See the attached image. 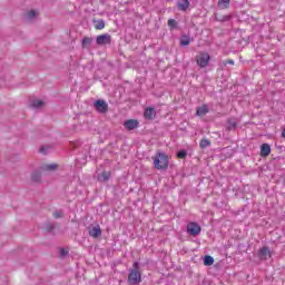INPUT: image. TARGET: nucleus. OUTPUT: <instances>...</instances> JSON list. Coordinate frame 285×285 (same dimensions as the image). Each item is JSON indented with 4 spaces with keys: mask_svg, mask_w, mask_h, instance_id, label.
Returning a JSON list of instances; mask_svg holds the SVG:
<instances>
[{
    "mask_svg": "<svg viewBox=\"0 0 285 285\" xmlns=\"http://www.w3.org/2000/svg\"><path fill=\"white\" fill-rule=\"evenodd\" d=\"M186 155H187L186 150H180L177 153L178 159H186Z\"/></svg>",
    "mask_w": 285,
    "mask_h": 285,
    "instance_id": "27",
    "label": "nucleus"
},
{
    "mask_svg": "<svg viewBox=\"0 0 285 285\" xmlns=\"http://www.w3.org/2000/svg\"><path fill=\"white\" fill-rule=\"evenodd\" d=\"M60 257H68V248H60Z\"/></svg>",
    "mask_w": 285,
    "mask_h": 285,
    "instance_id": "28",
    "label": "nucleus"
},
{
    "mask_svg": "<svg viewBox=\"0 0 285 285\" xmlns=\"http://www.w3.org/2000/svg\"><path fill=\"white\" fill-rule=\"evenodd\" d=\"M187 233L191 237H197V235H200L202 233V226H199V224L195 222H190L189 224H187Z\"/></svg>",
    "mask_w": 285,
    "mask_h": 285,
    "instance_id": "3",
    "label": "nucleus"
},
{
    "mask_svg": "<svg viewBox=\"0 0 285 285\" xmlns=\"http://www.w3.org/2000/svg\"><path fill=\"white\" fill-rule=\"evenodd\" d=\"M258 257L261 259H268V257H271V249L268 247L261 248Z\"/></svg>",
    "mask_w": 285,
    "mask_h": 285,
    "instance_id": "9",
    "label": "nucleus"
},
{
    "mask_svg": "<svg viewBox=\"0 0 285 285\" xmlns=\"http://www.w3.org/2000/svg\"><path fill=\"white\" fill-rule=\"evenodd\" d=\"M154 168L157 170H166V168H168V155L157 153L154 157Z\"/></svg>",
    "mask_w": 285,
    "mask_h": 285,
    "instance_id": "1",
    "label": "nucleus"
},
{
    "mask_svg": "<svg viewBox=\"0 0 285 285\" xmlns=\"http://www.w3.org/2000/svg\"><path fill=\"white\" fill-rule=\"evenodd\" d=\"M180 45H183V46H190V38L184 36L183 39L180 40Z\"/></svg>",
    "mask_w": 285,
    "mask_h": 285,
    "instance_id": "23",
    "label": "nucleus"
},
{
    "mask_svg": "<svg viewBox=\"0 0 285 285\" xmlns=\"http://www.w3.org/2000/svg\"><path fill=\"white\" fill-rule=\"evenodd\" d=\"M223 65L224 66H227V65L235 66V60H233V59L225 60V61H223Z\"/></svg>",
    "mask_w": 285,
    "mask_h": 285,
    "instance_id": "29",
    "label": "nucleus"
},
{
    "mask_svg": "<svg viewBox=\"0 0 285 285\" xmlns=\"http://www.w3.org/2000/svg\"><path fill=\"white\" fill-rule=\"evenodd\" d=\"M271 155V145L263 144L261 146V157H268Z\"/></svg>",
    "mask_w": 285,
    "mask_h": 285,
    "instance_id": "11",
    "label": "nucleus"
},
{
    "mask_svg": "<svg viewBox=\"0 0 285 285\" xmlns=\"http://www.w3.org/2000/svg\"><path fill=\"white\" fill-rule=\"evenodd\" d=\"M89 235L90 237H94V239H97V237H101V227L99 225L89 227Z\"/></svg>",
    "mask_w": 285,
    "mask_h": 285,
    "instance_id": "8",
    "label": "nucleus"
},
{
    "mask_svg": "<svg viewBox=\"0 0 285 285\" xmlns=\"http://www.w3.org/2000/svg\"><path fill=\"white\" fill-rule=\"evenodd\" d=\"M132 266H134L132 271H139V263L138 262H135Z\"/></svg>",
    "mask_w": 285,
    "mask_h": 285,
    "instance_id": "32",
    "label": "nucleus"
},
{
    "mask_svg": "<svg viewBox=\"0 0 285 285\" xmlns=\"http://www.w3.org/2000/svg\"><path fill=\"white\" fill-rule=\"evenodd\" d=\"M178 8L179 10H181L183 12H186L188 10V8H190V1L188 0H183L181 2L178 3Z\"/></svg>",
    "mask_w": 285,
    "mask_h": 285,
    "instance_id": "15",
    "label": "nucleus"
},
{
    "mask_svg": "<svg viewBox=\"0 0 285 285\" xmlns=\"http://www.w3.org/2000/svg\"><path fill=\"white\" fill-rule=\"evenodd\" d=\"M124 126H125L126 130H135V129L139 128V120L129 119L124 122Z\"/></svg>",
    "mask_w": 285,
    "mask_h": 285,
    "instance_id": "7",
    "label": "nucleus"
},
{
    "mask_svg": "<svg viewBox=\"0 0 285 285\" xmlns=\"http://www.w3.org/2000/svg\"><path fill=\"white\" fill-rule=\"evenodd\" d=\"M52 215H53L55 219H60L61 217H63V212L57 210Z\"/></svg>",
    "mask_w": 285,
    "mask_h": 285,
    "instance_id": "26",
    "label": "nucleus"
},
{
    "mask_svg": "<svg viewBox=\"0 0 285 285\" xmlns=\"http://www.w3.org/2000/svg\"><path fill=\"white\" fill-rule=\"evenodd\" d=\"M213 264H215V258L210 255H206L204 257V266H213Z\"/></svg>",
    "mask_w": 285,
    "mask_h": 285,
    "instance_id": "17",
    "label": "nucleus"
},
{
    "mask_svg": "<svg viewBox=\"0 0 285 285\" xmlns=\"http://www.w3.org/2000/svg\"><path fill=\"white\" fill-rule=\"evenodd\" d=\"M58 168H59V165H57V164H48V165H45L43 167H42V170H45V171H47V173H55V170H58Z\"/></svg>",
    "mask_w": 285,
    "mask_h": 285,
    "instance_id": "12",
    "label": "nucleus"
},
{
    "mask_svg": "<svg viewBox=\"0 0 285 285\" xmlns=\"http://www.w3.org/2000/svg\"><path fill=\"white\" fill-rule=\"evenodd\" d=\"M96 110L100 112L101 115H106V111L108 110V102L105 100H96L94 104Z\"/></svg>",
    "mask_w": 285,
    "mask_h": 285,
    "instance_id": "6",
    "label": "nucleus"
},
{
    "mask_svg": "<svg viewBox=\"0 0 285 285\" xmlns=\"http://www.w3.org/2000/svg\"><path fill=\"white\" fill-rule=\"evenodd\" d=\"M90 43H92V38L85 37L82 39V48H88V46H90Z\"/></svg>",
    "mask_w": 285,
    "mask_h": 285,
    "instance_id": "21",
    "label": "nucleus"
},
{
    "mask_svg": "<svg viewBox=\"0 0 285 285\" xmlns=\"http://www.w3.org/2000/svg\"><path fill=\"white\" fill-rule=\"evenodd\" d=\"M228 126L229 128H237V122H235V120H229Z\"/></svg>",
    "mask_w": 285,
    "mask_h": 285,
    "instance_id": "31",
    "label": "nucleus"
},
{
    "mask_svg": "<svg viewBox=\"0 0 285 285\" xmlns=\"http://www.w3.org/2000/svg\"><path fill=\"white\" fill-rule=\"evenodd\" d=\"M32 108H41V106H43V101L39 100V99H35L31 102Z\"/></svg>",
    "mask_w": 285,
    "mask_h": 285,
    "instance_id": "20",
    "label": "nucleus"
},
{
    "mask_svg": "<svg viewBox=\"0 0 285 285\" xmlns=\"http://www.w3.org/2000/svg\"><path fill=\"white\" fill-rule=\"evenodd\" d=\"M155 108L153 107H148L146 110H145V114H144V117L145 119H154L155 118Z\"/></svg>",
    "mask_w": 285,
    "mask_h": 285,
    "instance_id": "13",
    "label": "nucleus"
},
{
    "mask_svg": "<svg viewBox=\"0 0 285 285\" xmlns=\"http://www.w3.org/2000/svg\"><path fill=\"white\" fill-rule=\"evenodd\" d=\"M218 8L228 10V8H230V0H218Z\"/></svg>",
    "mask_w": 285,
    "mask_h": 285,
    "instance_id": "16",
    "label": "nucleus"
},
{
    "mask_svg": "<svg viewBox=\"0 0 285 285\" xmlns=\"http://www.w3.org/2000/svg\"><path fill=\"white\" fill-rule=\"evenodd\" d=\"M55 228V225H52V224H47L46 226H45V229L48 232V233H50V230H52Z\"/></svg>",
    "mask_w": 285,
    "mask_h": 285,
    "instance_id": "30",
    "label": "nucleus"
},
{
    "mask_svg": "<svg viewBox=\"0 0 285 285\" xmlns=\"http://www.w3.org/2000/svg\"><path fill=\"white\" fill-rule=\"evenodd\" d=\"M40 153H43V148L40 149Z\"/></svg>",
    "mask_w": 285,
    "mask_h": 285,
    "instance_id": "34",
    "label": "nucleus"
},
{
    "mask_svg": "<svg viewBox=\"0 0 285 285\" xmlns=\"http://www.w3.org/2000/svg\"><path fill=\"white\" fill-rule=\"evenodd\" d=\"M31 180L37 183V181H41V173L36 171L31 175Z\"/></svg>",
    "mask_w": 285,
    "mask_h": 285,
    "instance_id": "18",
    "label": "nucleus"
},
{
    "mask_svg": "<svg viewBox=\"0 0 285 285\" xmlns=\"http://www.w3.org/2000/svg\"><path fill=\"white\" fill-rule=\"evenodd\" d=\"M94 26L96 28V30H104V28H106V21L99 19H94Z\"/></svg>",
    "mask_w": 285,
    "mask_h": 285,
    "instance_id": "14",
    "label": "nucleus"
},
{
    "mask_svg": "<svg viewBox=\"0 0 285 285\" xmlns=\"http://www.w3.org/2000/svg\"><path fill=\"white\" fill-rule=\"evenodd\" d=\"M195 60L199 68H206L210 63V55L202 51L196 56Z\"/></svg>",
    "mask_w": 285,
    "mask_h": 285,
    "instance_id": "2",
    "label": "nucleus"
},
{
    "mask_svg": "<svg viewBox=\"0 0 285 285\" xmlns=\"http://www.w3.org/2000/svg\"><path fill=\"white\" fill-rule=\"evenodd\" d=\"M282 137L285 138V128L283 129Z\"/></svg>",
    "mask_w": 285,
    "mask_h": 285,
    "instance_id": "33",
    "label": "nucleus"
},
{
    "mask_svg": "<svg viewBox=\"0 0 285 285\" xmlns=\"http://www.w3.org/2000/svg\"><path fill=\"white\" fill-rule=\"evenodd\" d=\"M96 43L97 46H108L112 43V36H110L109 33L99 35L96 38Z\"/></svg>",
    "mask_w": 285,
    "mask_h": 285,
    "instance_id": "5",
    "label": "nucleus"
},
{
    "mask_svg": "<svg viewBox=\"0 0 285 285\" xmlns=\"http://www.w3.org/2000/svg\"><path fill=\"white\" fill-rule=\"evenodd\" d=\"M128 282L131 285L141 284V273L137 269H131L128 275Z\"/></svg>",
    "mask_w": 285,
    "mask_h": 285,
    "instance_id": "4",
    "label": "nucleus"
},
{
    "mask_svg": "<svg viewBox=\"0 0 285 285\" xmlns=\"http://www.w3.org/2000/svg\"><path fill=\"white\" fill-rule=\"evenodd\" d=\"M108 179H110V171H102L100 175V180L108 181Z\"/></svg>",
    "mask_w": 285,
    "mask_h": 285,
    "instance_id": "22",
    "label": "nucleus"
},
{
    "mask_svg": "<svg viewBox=\"0 0 285 285\" xmlns=\"http://www.w3.org/2000/svg\"><path fill=\"white\" fill-rule=\"evenodd\" d=\"M208 112H209L208 105H203L197 109L196 115L197 117H206Z\"/></svg>",
    "mask_w": 285,
    "mask_h": 285,
    "instance_id": "10",
    "label": "nucleus"
},
{
    "mask_svg": "<svg viewBox=\"0 0 285 285\" xmlns=\"http://www.w3.org/2000/svg\"><path fill=\"white\" fill-rule=\"evenodd\" d=\"M210 140H208V138H203L202 140H200V144H199V146H200V148H208V146H210Z\"/></svg>",
    "mask_w": 285,
    "mask_h": 285,
    "instance_id": "19",
    "label": "nucleus"
},
{
    "mask_svg": "<svg viewBox=\"0 0 285 285\" xmlns=\"http://www.w3.org/2000/svg\"><path fill=\"white\" fill-rule=\"evenodd\" d=\"M167 26L169 28H176L177 27V21L175 19H169L167 22Z\"/></svg>",
    "mask_w": 285,
    "mask_h": 285,
    "instance_id": "25",
    "label": "nucleus"
},
{
    "mask_svg": "<svg viewBox=\"0 0 285 285\" xmlns=\"http://www.w3.org/2000/svg\"><path fill=\"white\" fill-rule=\"evenodd\" d=\"M35 17H37V11L35 10H30L28 13H27V19H35Z\"/></svg>",
    "mask_w": 285,
    "mask_h": 285,
    "instance_id": "24",
    "label": "nucleus"
}]
</instances>
